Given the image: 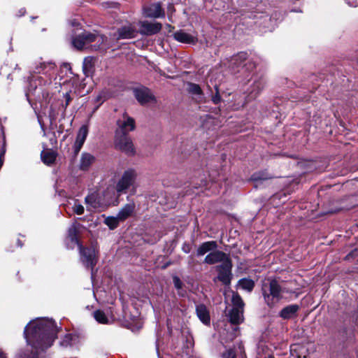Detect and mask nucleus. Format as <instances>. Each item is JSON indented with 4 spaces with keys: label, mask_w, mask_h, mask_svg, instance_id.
<instances>
[{
    "label": "nucleus",
    "mask_w": 358,
    "mask_h": 358,
    "mask_svg": "<svg viewBox=\"0 0 358 358\" xmlns=\"http://www.w3.org/2000/svg\"><path fill=\"white\" fill-rule=\"evenodd\" d=\"M58 331L52 320L37 318L31 321L26 326L24 334L31 349L20 354L18 358H41L39 351H44L52 345Z\"/></svg>",
    "instance_id": "obj_1"
},
{
    "label": "nucleus",
    "mask_w": 358,
    "mask_h": 358,
    "mask_svg": "<svg viewBox=\"0 0 358 358\" xmlns=\"http://www.w3.org/2000/svg\"><path fill=\"white\" fill-rule=\"evenodd\" d=\"M204 262L208 264L220 263L216 266L218 272L217 279L226 285L230 284L232 264L227 254L215 249L206 256Z\"/></svg>",
    "instance_id": "obj_2"
},
{
    "label": "nucleus",
    "mask_w": 358,
    "mask_h": 358,
    "mask_svg": "<svg viewBox=\"0 0 358 358\" xmlns=\"http://www.w3.org/2000/svg\"><path fill=\"white\" fill-rule=\"evenodd\" d=\"M56 74V66L52 62H40L34 66L29 84L33 90L36 89V83L41 86L52 83Z\"/></svg>",
    "instance_id": "obj_3"
},
{
    "label": "nucleus",
    "mask_w": 358,
    "mask_h": 358,
    "mask_svg": "<svg viewBox=\"0 0 358 358\" xmlns=\"http://www.w3.org/2000/svg\"><path fill=\"white\" fill-rule=\"evenodd\" d=\"M262 290L264 301L270 308L275 307L285 292V289L277 280L270 279L263 283Z\"/></svg>",
    "instance_id": "obj_4"
},
{
    "label": "nucleus",
    "mask_w": 358,
    "mask_h": 358,
    "mask_svg": "<svg viewBox=\"0 0 358 358\" xmlns=\"http://www.w3.org/2000/svg\"><path fill=\"white\" fill-rule=\"evenodd\" d=\"M105 38L101 35L94 34L90 32L84 31L77 36L73 38L72 44L78 50L87 48L90 43L93 41H97L102 44Z\"/></svg>",
    "instance_id": "obj_5"
},
{
    "label": "nucleus",
    "mask_w": 358,
    "mask_h": 358,
    "mask_svg": "<svg viewBox=\"0 0 358 358\" xmlns=\"http://www.w3.org/2000/svg\"><path fill=\"white\" fill-rule=\"evenodd\" d=\"M231 301L233 308L229 313L230 322L234 324H239L243 321L244 303L241 297L236 293H233Z\"/></svg>",
    "instance_id": "obj_6"
},
{
    "label": "nucleus",
    "mask_w": 358,
    "mask_h": 358,
    "mask_svg": "<svg viewBox=\"0 0 358 358\" xmlns=\"http://www.w3.org/2000/svg\"><path fill=\"white\" fill-rule=\"evenodd\" d=\"M78 248L83 264L87 268H93L97 262L96 248L94 247L83 248L81 245Z\"/></svg>",
    "instance_id": "obj_7"
},
{
    "label": "nucleus",
    "mask_w": 358,
    "mask_h": 358,
    "mask_svg": "<svg viewBox=\"0 0 358 358\" xmlns=\"http://www.w3.org/2000/svg\"><path fill=\"white\" fill-rule=\"evenodd\" d=\"M115 146L128 155L135 153V148L131 138L127 134H116Z\"/></svg>",
    "instance_id": "obj_8"
},
{
    "label": "nucleus",
    "mask_w": 358,
    "mask_h": 358,
    "mask_svg": "<svg viewBox=\"0 0 358 358\" xmlns=\"http://www.w3.org/2000/svg\"><path fill=\"white\" fill-rule=\"evenodd\" d=\"M136 178V173L132 169L124 171L122 178L118 181L116 189L118 192H124L131 186Z\"/></svg>",
    "instance_id": "obj_9"
},
{
    "label": "nucleus",
    "mask_w": 358,
    "mask_h": 358,
    "mask_svg": "<svg viewBox=\"0 0 358 358\" xmlns=\"http://www.w3.org/2000/svg\"><path fill=\"white\" fill-rule=\"evenodd\" d=\"M138 24L140 26V33L146 36L156 34L159 33L162 28V24L157 22H149L144 20L140 21Z\"/></svg>",
    "instance_id": "obj_10"
},
{
    "label": "nucleus",
    "mask_w": 358,
    "mask_h": 358,
    "mask_svg": "<svg viewBox=\"0 0 358 358\" xmlns=\"http://www.w3.org/2000/svg\"><path fill=\"white\" fill-rule=\"evenodd\" d=\"M143 15L145 17L160 18L165 16V13L160 3H154L143 7Z\"/></svg>",
    "instance_id": "obj_11"
},
{
    "label": "nucleus",
    "mask_w": 358,
    "mask_h": 358,
    "mask_svg": "<svg viewBox=\"0 0 358 358\" xmlns=\"http://www.w3.org/2000/svg\"><path fill=\"white\" fill-rule=\"evenodd\" d=\"M134 93L137 101L142 105L155 101V96L147 87H141L136 88L134 90Z\"/></svg>",
    "instance_id": "obj_12"
},
{
    "label": "nucleus",
    "mask_w": 358,
    "mask_h": 358,
    "mask_svg": "<svg viewBox=\"0 0 358 358\" xmlns=\"http://www.w3.org/2000/svg\"><path fill=\"white\" fill-rule=\"evenodd\" d=\"M87 210L92 211L101 207L102 201L98 192L90 193L85 199Z\"/></svg>",
    "instance_id": "obj_13"
},
{
    "label": "nucleus",
    "mask_w": 358,
    "mask_h": 358,
    "mask_svg": "<svg viewBox=\"0 0 358 358\" xmlns=\"http://www.w3.org/2000/svg\"><path fill=\"white\" fill-rule=\"evenodd\" d=\"M117 124L119 130L117 132H119L120 134H127L135 128L134 120L127 115H124L122 120H118Z\"/></svg>",
    "instance_id": "obj_14"
},
{
    "label": "nucleus",
    "mask_w": 358,
    "mask_h": 358,
    "mask_svg": "<svg viewBox=\"0 0 358 358\" xmlns=\"http://www.w3.org/2000/svg\"><path fill=\"white\" fill-rule=\"evenodd\" d=\"M118 38L127 39L134 38L137 34L136 27L132 23H127L118 31Z\"/></svg>",
    "instance_id": "obj_15"
},
{
    "label": "nucleus",
    "mask_w": 358,
    "mask_h": 358,
    "mask_svg": "<svg viewBox=\"0 0 358 358\" xmlns=\"http://www.w3.org/2000/svg\"><path fill=\"white\" fill-rule=\"evenodd\" d=\"M88 131L89 129L87 125H83L80 128L74 143V149L76 152H78L80 150L87 136Z\"/></svg>",
    "instance_id": "obj_16"
},
{
    "label": "nucleus",
    "mask_w": 358,
    "mask_h": 358,
    "mask_svg": "<svg viewBox=\"0 0 358 358\" xmlns=\"http://www.w3.org/2000/svg\"><path fill=\"white\" fill-rule=\"evenodd\" d=\"M299 306L296 304H291L283 308L279 313V316L283 320H290L296 316Z\"/></svg>",
    "instance_id": "obj_17"
},
{
    "label": "nucleus",
    "mask_w": 358,
    "mask_h": 358,
    "mask_svg": "<svg viewBox=\"0 0 358 358\" xmlns=\"http://www.w3.org/2000/svg\"><path fill=\"white\" fill-rule=\"evenodd\" d=\"M265 82L263 79L255 80L249 89L248 98L249 100L255 99L263 90Z\"/></svg>",
    "instance_id": "obj_18"
},
{
    "label": "nucleus",
    "mask_w": 358,
    "mask_h": 358,
    "mask_svg": "<svg viewBox=\"0 0 358 358\" xmlns=\"http://www.w3.org/2000/svg\"><path fill=\"white\" fill-rule=\"evenodd\" d=\"M217 244L214 241H206L201 244L196 250L197 256H203L208 252H211L214 250L217 249Z\"/></svg>",
    "instance_id": "obj_19"
},
{
    "label": "nucleus",
    "mask_w": 358,
    "mask_h": 358,
    "mask_svg": "<svg viewBox=\"0 0 358 358\" xmlns=\"http://www.w3.org/2000/svg\"><path fill=\"white\" fill-rule=\"evenodd\" d=\"M174 38L183 43H195L196 42V37L187 34L183 31H178L173 34Z\"/></svg>",
    "instance_id": "obj_20"
},
{
    "label": "nucleus",
    "mask_w": 358,
    "mask_h": 358,
    "mask_svg": "<svg viewBox=\"0 0 358 358\" xmlns=\"http://www.w3.org/2000/svg\"><path fill=\"white\" fill-rule=\"evenodd\" d=\"M94 157L90 153L84 152L81 155L79 168L80 170L86 171L94 162Z\"/></svg>",
    "instance_id": "obj_21"
},
{
    "label": "nucleus",
    "mask_w": 358,
    "mask_h": 358,
    "mask_svg": "<svg viewBox=\"0 0 358 358\" xmlns=\"http://www.w3.org/2000/svg\"><path fill=\"white\" fill-rule=\"evenodd\" d=\"M135 208L134 203H129L124 206L117 215L119 220L122 222L128 218L134 212Z\"/></svg>",
    "instance_id": "obj_22"
},
{
    "label": "nucleus",
    "mask_w": 358,
    "mask_h": 358,
    "mask_svg": "<svg viewBox=\"0 0 358 358\" xmlns=\"http://www.w3.org/2000/svg\"><path fill=\"white\" fill-rule=\"evenodd\" d=\"M196 312L199 320L205 324L210 323L209 313L204 305H198L196 308Z\"/></svg>",
    "instance_id": "obj_23"
},
{
    "label": "nucleus",
    "mask_w": 358,
    "mask_h": 358,
    "mask_svg": "<svg viewBox=\"0 0 358 358\" xmlns=\"http://www.w3.org/2000/svg\"><path fill=\"white\" fill-rule=\"evenodd\" d=\"M41 159L47 165L53 164L56 159L57 153L52 150H44L41 152Z\"/></svg>",
    "instance_id": "obj_24"
},
{
    "label": "nucleus",
    "mask_w": 358,
    "mask_h": 358,
    "mask_svg": "<svg viewBox=\"0 0 358 358\" xmlns=\"http://www.w3.org/2000/svg\"><path fill=\"white\" fill-rule=\"evenodd\" d=\"M238 285L239 287H241V289L246 290L248 292H251L255 287L254 281L252 280L251 279H248V278L241 279L238 281Z\"/></svg>",
    "instance_id": "obj_25"
},
{
    "label": "nucleus",
    "mask_w": 358,
    "mask_h": 358,
    "mask_svg": "<svg viewBox=\"0 0 358 358\" xmlns=\"http://www.w3.org/2000/svg\"><path fill=\"white\" fill-rule=\"evenodd\" d=\"M68 238L70 239L72 243L80 245V243L78 241V229L77 227L73 224L72 225L68 231Z\"/></svg>",
    "instance_id": "obj_26"
},
{
    "label": "nucleus",
    "mask_w": 358,
    "mask_h": 358,
    "mask_svg": "<svg viewBox=\"0 0 358 358\" xmlns=\"http://www.w3.org/2000/svg\"><path fill=\"white\" fill-rule=\"evenodd\" d=\"M94 319L101 324H108L110 323V319L107 317L106 313L101 310H98L94 313Z\"/></svg>",
    "instance_id": "obj_27"
},
{
    "label": "nucleus",
    "mask_w": 358,
    "mask_h": 358,
    "mask_svg": "<svg viewBox=\"0 0 358 358\" xmlns=\"http://www.w3.org/2000/svg\"><path fill=\"white\" fill-rule=\"evenodd\" d=\"M120 222H121V221L119 220L117 216H116V217H108L104 220V223L110 229H115L118 226Z\"/></svg>",
    "instance_id": "obj_28"
},
{
    "label": "nucleus",
    "mask_w": 358,
    "mask_h": 358,
    "mask_svg": "<svg viewBox=\"0 0 358 358\" xmlns=\"http://www.w3.org/2000/svg\"><path fill=\"white\" fill-rule=\"evenodd\" d=\"M188 91L189 92L193 94H196V95H200L201 94V89L200 87V86L197 84H194V83H189L188 84Z\"/></svg>",
    "instance_id": "obj_29"
},
{
    "label": "nucleus",
    "mask_w": 358,
    "mask_h": 358,
    "mask_svg": "<svg viewBox=\"0 0 358 358\" xmlns=\"http://www.w3.org/2000/svg\"><path fill=\"white\" fill-rule=\"evenodd\" d=\"M72 208L77 215H83L85 212L84 206L78 200L74 201Z\"/></svg>",
    "instance_id": "obj_30"
},
{
    "label": "nucleus",
    "mask_w": 358,
    "mask_h": 358,
    "mask_svg": "<svg viewBox=\"0 0 358 358\" xmlns=\"http://www.w3.org/2000/svg\"><path fill=\"white\" fill-rule=\"evenodd\" d=\"M106 99V98L104 93H101L96 96L95 102L97 103V105L95 106L92 113H94L99 108V107L103 103Z\"/></svg>",
    "instance_id": "obj_31"
},
{
    "label": "nucleus",
    "mask_w": 358,
    "mask_h": 358,
    "mask_svg": "<svg viewBox=\"0 0 358 358\" xmlns=\"http://www.w3.org/2000/svg\"><path fill=\"white\" fill-rule=\"evenodd\" d=\"M173 284H174L175 287L178 290V294L180 295H183V293H182V292H180V290L182 288V285H183V283L182 282V281L177 276H174L173 278Z\"/></svg>",
    "instance_id": "obj_32"
},
{
    "label": "nucleus",
    "mask_w": 358,
    "mask_h": 358,
    "mask_svg": "<svg viewBox=\"0 0 358 358\" xmlns=\"http://www.w3.org/2000/svg\"><path fill=\"white\" fill-rule=\"evenodd\" d=\"M222 358H236V352L232 349L227 350L222 353Z\"/></svg>",
    "instance_id": "obj_33"
},
{
    "label": "nucleus",
    "mask_w": 358,
    "mask_h": 358,
    "mask_svg": "<svg viewBox=\"0 0 358 358\" xmlns=\"http://www.w3.org/2000/svg\"><path fill=\"white\" fill-rule=\"evenodd\" d=\"M215 90H216V93L214 96H213L212 101L215 104H217L220 101L221 97H220V95L219 94V91H218V89L217 87H215Z\"/></svg>",
    "instance_id": "obj_34"
},
{
    "label": "nucleus",
    "mask_w": 358,
    "mask_h": 358,
    "mask_svg": "<svg viewBox=\"0 0 358 358\" xmlns=\"http://www.w3.org/2000/svg\"><path fill=\"white\" fill-rule=\"evenodd\" d=\"M92 66L91 59L85 58L83 63V68L85 70L90 69Z\"/></svg>",
    "instance_id": "obj_35"
},
{
    "label": "nucleus",
    "mask_w": 358,
    "mask_h": 358,
    "mask_svg": "<svg viewBox=\"0 0 358 358\" xmlns=\"http://www.w3.org/2000/svg\"><path fill=\"white\" fill-rule=\"evenodd\" d=\"M72 339V336L71 334H68L65 336L64 340L62 342V345H68L70 344V341Z\"/></svg>",
    "instance_id": "obj_36"
},
{
    "label": "nucleus",
    "mask_w": 358,
    "mask_h": 358,
    "mask_svg": "<svg viewBox=\"0 0 358 358\" xmlns=\"http://www.w3.org/2000/svg\"><path fill=\"white\" fill-rule=\"evenodd\" d=\"M3 154H4V152H2L0 156V169L1 168L3 163V159H2V157H3Z\"/></svg>",
    "instance_id": "obj_37"
},
{
    "label": "nucleus",
    "mask_w": 358,
    "mask_h": 358,
    "mask_svg": "<svg viewBox=\"0 0 358 358\" xmlns=\"http://www.w3.org/2000/svg\"><path fill=\"white\" fill-rule=\"evenodd\" d=\"M0 358H6L5 355L0 350Z\"/></svg>",
    "instance_id": "obj_38"
},
{
    "label": "nucleus",
    "mask_w": 358,
    "mask_h": 358,
    "mask_svg": "<svg viewBox=\"0 0 358 358\" xmlns=\"http://www.w3.org/2000/svg\"><path fill=\"white\" fill-rule=\"evenodd\" d=\"M182 250H183V251H184L185 252H186V253H188V252H189V250H188V249H187V248H185V246H183Z\"/></svg>",
    "instance_id": "obj_39"
},
{
    "label": "nucleus",
    "mask_w": 358,
    "mask_h": 358,
    "mask_svg": "<svg viewBox=\"0 0 358 358\" xmlns=\"http://www.w3.org/2000/svg\"><path fill=\"white\" fill-rule=\"evenodd\" d=\"M79 24L75 21L72 22V26L76 27L78 26Z\"/></svg>",
    "instance_id": "obj_40"
},
{
    "label": "nucleus",
    "mask_w": 358,
    "mask_h": 358,
    "mask_svg": "<svg viewBox=\"0 0 358 358\" xmlns=\"http://www.w3.org/2000/svg\"><path fill=\"white\" fill-rule=\"evenodd\" d=\"M66 96H67V99H66V104H69V100H70V98H69V95L68 94H66Z\"/></svg>",
    "instance_id": "obj_41"
},
{
    "label": "nucleus",
    "mask_w": 358,
    "mask_h": 358,
    "mask_svg": "<svg viewBox=\"0 0 358 358\" xmlns=\"http://www.w3.org/2000/svg\"><path fill=\"white\" fill-rule=\"evenodd\" d=\"M20 12L21 13V14H20V15H23L25 11H24V9H22V10H20Z\"/></svg>",
    "instance_id": "obj_42"
},
{
    "label": "nucleus",
    "mask_w": 358,
    "mask_h": 358,
    "mask_svg": "<svg viewBox=\"0 0 358 358\" xmlns=\"http://www.w3.org/2000/svg\"><path fill=\"white\" fill-rule=\"evenodd\" d=\"M166 27H168V29H169V31H171L173 29V27L169 24H167Z\"/></svg>",
    "instance_id": "obj_43"
},
{
    "label": "nucleus",
    "mask_w": 358,
    "mask_h": 358,
    "mask_svg": "<svg viewBox=\"0 0 358 358\" xmlns=\"http://www.w3.org/2000/svg\"><path fill=\"white\" fill-rule=\"evenodd\" d=\"M98 48H100V45H94V49H98Z\"/></svg>",
    "instance_id": "obj_44"
},
{
    "label": "nucleus",
    "mask_w": 358,
    "mask_h": 358,
    "mask_svg": "<svg viewBox=\"0 0 358 358\" xmlns=\"http://www.w3.org/2000/svg\"><path fill=\"white\" fill-rule=\"evenodd\" d=\"M253 178V180H257L259 179V178H257V177H256V176H253V178Z\"/></svg>",
    "instance_id": "obj_45"
}]
</instances>
